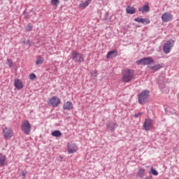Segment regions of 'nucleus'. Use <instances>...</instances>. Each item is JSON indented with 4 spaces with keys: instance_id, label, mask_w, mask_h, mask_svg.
<instances>
[{
    "instance_id": "1",
    "label": "nucleus",
    "mask_w": 179,
    "mask_h": 179,
    "mask_svg": "<svg viewBox=\"0 0 179 179\" xmlns=\"http://www.w3.org/2000/svg\"><path fill=\"white\" fill-rule=\"evenodd\" d=\"M135 77V71L132 69H127L122 72V80L125 83L131 82Z\"/></svg>"
},
{
    "instance_id": "2",
    "label": "nucleus",
    "mask_w": 179,
    "mask_h": 179,
    "mask_svg": "<svg viewBox=\"0 0 179 179\" xmlns=\"http://www.w3.org/2000/svg\"><path fill=\"white\" fill-rule=\"evenodd\" d=\"M21 131H22L25 135H30V132H31V124L29 120L22 122Z\"/></svg>"
},
{
    "instance_id": "3",
    "label": "nucleus",
    "mask_w": 179,
    "mask_h": 179,
    "mask_svg": "<svg viewBox=\"0 0 179 179\" xmlns=\"http://www.w3.org/2000/svg\"><path fill=\"white\" fill-rule=\"evenodd\" d=\"M148 99H149V91L148 90L143 91L138 95V103H139V104H145V103H148Z\"/></svg>"
},
{
    "instance_id": "4",
    "label": "nucleus",
    "mask_w": 179,
    "mask_h": 179,
    "mask_svg": "<svg viewBox=\"0 0 179 179\" xmlns=\"http://www.w3.org/2000/svg\"><path fill=\"white\" fill-rule=\"evenodd\" d=\"M71 55L73 57V61H75V62H78L79 64H81V62H85V57L81 53H79L74 50L72 52Z\"/></svg>"
},
{
    "instance_id": "5",
    "label": "nucleus",
    "mask_w": 179,
    "mask_h": 179,
    "mask_svg": "<svg viewBox=\"0 0 179 179\" xmlns=\"http://www.w3.org/2000/svg\"><path fill=\"white\" fill-rule=\"evenodd\" d=\"M61 103V99L57 96H53L52 97L50 98L48 104L51 106L52 107H58L59 104Z\"/></svg>"
},
{
    "instance_id": "6",
    "label": "nucleus",
    "mask_w": 179,
    "mask_h": 179,
    "mask_svg": "<svg viewBox=\"0 0 179 179\" xmlns=\"http://www.w3.org/2000/svg\"><path fill=\"white\" fill-rule=\"evenodd\" d=\"M79 150V148L78 145L75 143H69L67 144V152L69 155H73V153H76Z\"/></svg>"
},
{
    "instance_id": "7",
    "label": "nucleus",
    "mask_w": 179,
    "mask_h": 179,
    "mask_svg": "<svg viewBox=\"0 0 179 179\" xmlns=\"http://www.w3.org/2000/svg\"><path fill=\"white\" fill-rule=\"evenodd\" d=\"M152 62H155V61L152 57H145L136 61L137 65H150Z\"/></svg>"
},
{
    "instance_id": "8",
    "label": "nucleus",
    "mask_w": 179,
    "mask_h": 179,
    "mask_svg": "<svg viewBox=\"0 0 179 179\" xmlns=\"http://www.w3.org/2000/svg\"><path fill=\"white\" fill-rule=\"evenodd\" d=\"M174 45V41L169 40L164 45L163 50L165 54H169L171 51V48Z\"/></svg>"
},
{
    "instance_id": "9",
    "label": "nucleus",
    "mask_w": 179,
    "mask_h": 179,
    "mask_svg": "<svg viewBox=\"0 0 179 179\" xmlns=\"http://www.w3.org/2000/svg\"><path fill=\"white\" fill-rule=\"evenodd\" d=\"M162 20L165 23H169L173 20V15L170 12H165L162 15Z\"/></svg>"
},
{
    "instance_id": "10",
    "label": "nucleus",
    "mask_w": 179,
    "mask_h": 179,
    "mask_svg": "<svg viewBox=\"0 0 179 179\" xmlns=\"http://www.w3.org/2000/svg\"><path fill=\"white\" fill-rule=\"evenodd\" d=\"M3 135L6 139H9L13 136V130L10 128L5 127L3 130Z\"/></svg>"
},
{
    "instance_id": "11",
    "label": "nucleus",
    "mask_w": 179,
    "mask_h": 179,
    "mask_svg": "<svg viewBox=\"0 0 179 179\" xmlns=\"http://www.w3.org/2000/svg\"><path fill=\"white\" fill-rule=\"evenodd\" d=\"M14 86L17 89V90H20L21 89H23L24 87V85H23V83L22 82V80L15 79L14 83Z\"/></svg>"
},
{
    "instance_id": "12",
    "label": "nucleus",
    "mask_w": 179,
    "mask_h": 179,
    "mask_svg": "<svg viewBox=\"0 0 179 179\" xmlns=\"http://www.w3.org/2000/svg\"><path fill=\"white\" fill-rule=\"evenodd\" d=\"M152 127V120L145 119L143 123V128L145 131H149Z\"/></svg>"
},
{
    "instance_id": "13",
    "label": "nucleus",
    "mask_w": 179,
    "mask_h": 179,
    "mask_svg": "<svg viewBox=\"0 0 179 179\" xmlns=\"http://www.w3.org/2000/svg\"><path fill=\"white\" fill-rule=\"evenodd\" d=\"M118 55V51L117 50L109 51L106 55V59H110V58H114Z\"/></svg>"
},
{
    "instance_id": "14",
    "label": "nucleus",
    "mask_w": 179,
    "mask_h": 179,
    "mask_svg": "<svg viewBox=\"0 0 179 179\" xmlns=\"http://www.w3.org/2000/svg\"><path fill=\"white\" fill-rule=\"evenodd\" d=\"M135 22H138V23H143L145 24H149L150 23V20L148 18H140V17H136L134 19Z\"/></svg>"
},
{
    "instance_id": "15",
    "label": "nucleus",
    "mask_w": 179,
    "mask_h": 179,
    "mask_svg": "<svg viewBox=\"0 0 179 179\" xmlns=\"http://www.w3.org/2000/svg\"><path fill=\"white\" fill-rule=\"evenodd\" d=\"M138 10L142 13L149 12V10H150V8L149 7V3H146L143 7L139 8Z\"/></svg>"
},
{
    "instance_id": "16",
    "label": "nucleus",
    "mask_w": 179,
    "mask_h": 179,
    "mask_svg": "<svg viewBox=\"0 0 179 179\" xmlns=\"http://www.w3.org/2000/svg\"><path fill=\"white\" fill-rule=\"evenodd\" d=\"M72 108H73V104L71 101H66L63 105V109L64 110H72Z\"/></svg>"
},
{
    "instance_id": "17",
    "label": "nucleus",
    "mask_w": 179,
    "mask_h": 179,
    "mask_svg": "<svg viewBox=\"0 0 179 179\" xmlns=\"http://www.w3.org/2000/svg\"><path fill=\"white\" fill-rule=\"evenodd\" d=\"M126 12L129 15H134V13H136V9L132 6H127L126 8Z\"/></svg>"
},
{
    "instance_id": "18",
    "label": "nucleus",
    "mask_w": 179,
    "mask_h": 179,
    "mask_svg": "<svg viewBox=\"0 0 179 179\" xmlns=\"http://www.w3.org/2000/svg\"><path fill=\"white\" fill-rule=\"evenodd\" d=\"M6 164V155L0 153V166H5Z\"/></svg>"
},
{
    "instance_id": "19",
    "label": "nucleus",
    "mask_w": 179,
    "mask_h": 179,
    "mask_svg": "<svg viewBox=\"0 0 179 179\" xmlns=\"http://www.w3.org/2000/svg\"><path fill=\"white\" fill-rule=\"evenodd\" d=\"M44 63V58L41 56H37L35 61L36 65H41Z\"/></svg>"
},
{
    "instance_id": "20",
    "label": "nucleus",
    "mask_w": 179,
    "mask_h": 179,
    "mask_svg": "<svg viewBox=\"0 0 179 179\" xmlns=\"http://www.w3.org/2000/svg\"><path fill=\"white\" fill-rule=\"evenodd\" d=\"M106 127L108 129H110V131H114L115 129V127H117L116 123H109L106 124Z\"/></svg>"
},
{
    "instance_id": "21",
    "label": "nucleus",
    "mask_w": 179,
    "mask_h": 179,
    "mask_svg": "<svg viewBox=\"0 0 179 179\" xmlns=\"http://www.w3.org/2000/svg\"><path fill=\"white\" fill-rule=\"evenodd\" d=\"M91 0H87L85 2L82 1L81 3L79 5L80 8H83V9H85V8H87V6H89V3Z\"/></svg>"
},
{
    "instance_id": "22",
    "label": "nucleus",
    "mask_w": 179,
    "mask_h": 179,
    "mask_svg": "<svg viewBox=\"0 0 179 179\" xmlns=\"http://www.w3.org/2000/svg\"><path fill=\"white\" fill-rule=\"evenodd\" d=\"M145 169L141 168L138 170V171L137 172V177H143V176H145Z\"/></svg>"
},
{
    "instance_id": "23",
    "label": "nucleus",
    "mask_w": 179,
    "mask_h": 179,
    "mask_svg": "<svg viewBox=\"0 0 179 179\" xmlns=\"http://www.w3.org/2000/svg\"><path fill=\"white\" fill-rule=\"evenodd\" d=\"M52 136L59 138V136H62V133H61V131H59V130H56L52 133Z\"/></svg>"
},
{
    "instance_id": "24",
    "label": "nucleus",
    "mask_w": 179,
    "mask_h": 179,
    "mask_svg": "<svg viewBox=\"0 0 179 179\" xmlns=\"http://www.w3.org/2000/svg\"><path fill=\"white\" fill-rule=\"evenodd\" d=\"M150 68L152 69V71H159V69L162 68V65L156 64L153 66H150Z\"/></svg>"
},
{
    "instance_id": "25",
    "label": "nucleus",
    "mask_w": 179,
    "mask_h": 179,
    "mask_svg": "<svg viewBox=\"0 0 179 179\" xmlns=\"http://www.w3.org/2000/svg\"><path fill=\"white\" fill-rule=\"evenodd\" d=\"M50 2L53 6H58L59 5V0H51Z\"/></svg>"
},
{
    "instance_id": "26",
    "label": "nucleus",
    "mask_w": 179,
    "mask_h": 179,
    "mask_svg": "<svg viewBox=\"0 0 179 179\" xmlns=\"http://www.w3.org/2000/svg\"><path fill=\"white\" fill-rule=\"evenodd\" d=\"M150 173L152 174V176H159V172L153 169V167L151 168Z\"/></svg>"
},
{
    "instance_id": "27",
    "label": "nucleus",
    "mask_w": 179,
    "mask_h": 179,
    "mask_svg": "<svg viewBox=\"0 0 179 179\" xmlns=\"http://www.w3.org/2000/svg\"><path fill=\"white\" fill-rule=\"evenodd\" d=\"M7 64L10 68H12V66H13V62L10 59H7Z\"/></svg>"
},
{
    "instance_id": "28",
    "label": "nucleus",
    "mask_w": 179,
    "mask_h": 179,
    "mask_svg": "<svg viewBox=\"0 0 179 179\" xmlns=\"http://www.w3.org/2000/svg\"><path fill=\"white\" fill-rule=\"evenodd\" d=\"M26 31H31L33 27L31 25H27L25 28Z\"/></svg>"
},
{
    "instance_id": "29",
    "label": "nucleus",
    "mask_w": 179,
    "mask_h": 179,
    "mask_svg": "<svg viewBox=\"0 0 179 179\" xmlns=\"http://www.w3.org/2000/svg\"><path fill=\"white\" fill-rule=\"evenodd\" d=\"M29 78L31 79V80H34V79L36 78V74L34 73H31L29 75Z\"/></svg>"
},
{
    "instance_id": "30",
    "label": "nucleus",
    "mask_w": 179,
    "mask_h": 179,
    "mask_svg": "<svg viewBox=\"0 0 179 179\" xmlns=\"http://www.w3.org/2000/svg\"><path fill=\"white\" fill-rule=\"evenodd\" d=\"M92 76H93V78H96L97 76V71H94L91 73Z\"/></svg>"
},
{
    "instance_id": "31",
    "label": "nucleus",
    "mask_w": 179,
    "mask_h": 179,
    "mask_svg": "<svg viewBox=\"0 0 179 179\" xmlns=\"http://www.w3.org/2000/svg\"><path fill=\"white\" fill-rule=\"evenodd\" d=\"M142 114H143L142 112H140V113H136L135 115H134V117H135L136 118H138V117L142 115Z\"/></svg>"
},
{
    "instance_id": "32",
    "label": "nucleus",
    "mask_w": 179,
    "mask_h": 179,
    "mask_svg": "<svg viewBox=\"0 0 179 179\" xmlns=\"http://www.w3.org/2000/svg\"><path fill=\"white\" fill-rule=\"evenodd\" d=\"M26 174H27V172L24 171V172H22V176L24 177V176H26Z\"/></svg>"
},
{
    "instance_id": "33",
    "label": "nucleus",
    "mask_w": 179,
    "mask_h": 179,
    "mask_svg": "<svg viewBox=\"0 0 179 179\" xmlns=\"http://www.w3.org/2000/svg\"><path fill=\"white\" fill-rule=\"evenodd\" d=\"M178 97H179V94H178Z\"/></svg>"
},
{
    "instance_id": "34",
    "label": "nucleus",
    "mask_w": 179,
    "mask_h": 179,
    "mask_svg": "<svg viewBox=\"0 0 179 179\" xmlns=\"http://www.w3.org/2000/svg\"><path fill=\"white\" fill-rule=\"evenodd\" d=\"M64 1H68V0H64Z\"/></svg>"
}]
</instances>
